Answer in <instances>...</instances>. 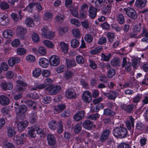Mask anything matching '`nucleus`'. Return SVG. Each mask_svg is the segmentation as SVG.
I'll return each instance as SVG.
<instances>
[{
	"label": "nucleus",
	"mask_w": 148,
	"mask_h": 148,
	"mask_svg": "<svg viewBox=\"0 0 148 148\" xmlns=\"http://www.w3.org/2000/svg\"><path fill=\"white\" fill-rule=\"evenodd\" d=\"M43 43L45 46L49 48H52L54 46V45L53 43L49 40H44L43 41Z\"/></svg>",
	"instance_id": "nucleus-54"
},
{
	"label": "nucleus",
	"mask_w": 148,
	"mask_h": 148,
	"mask_svg": "<svg viewBox=\"0 0 148 148\" xmlns=\"http://www.w3.org/2000/svg\"><path fill=\"white\" fill-rule=\"evenodd\" d=\"M26 59L28 62H34L36 60L35 57L31 55L27 56L26 57Z\"/></svg>",
	"instance_id": "nucleus-60"
},
{
	"label": "nucleus",
	"mask_w": 148,
	"mask_h": 148,
	"mask_svg": "<svg viewBox=\"0 0 148 148\" xmlns=\"http://www.w3.org/2000/svg\"><path fill=\"white\" fill-rule=\"evenodd\" d=\"M111 8L109 7H107V6H104L101 9V11L102 14L106 15L109 14L110 13Z\"/></svg>",
	"instance_id": "nucleus-36"
},
{
	"label": "nucleus",
	"mask_w": 148,
	"mask_h": 148,
	"mask_svg": "<svg viewBox=\"0 0 148 148\" xmlns=\"http://www.w3.org/2000/svg\"><path fill=\"white\" fill-rule=\"evenodd\" d=\"M130 26L128 24H125L123 27V29L124 31V35H125L126 37H128L127 36V33L129 31Z\"/></svg>",
	"instance_id": "nucleus-52"
},
{
	"label": "nucleus",
	"mask_w": 148,
	"mask_h": 148,
	"mask_svg": "<svg viewBox=\"0 0 148 148\" xmlns=\"http://www.w3.org/2000/svg\"><path fill=\"white\" fill-rule=\"evenodd\" d=\"M60 45L62 48V51L65 53H67L68 50L67 45L64 42H62L60 43Z\"/></svg>",
	"instance_id": "nucleus-35"
},
{
	"label": "nucleus",
	"mask_w": 148,
	"mask_h": 148,
	"mask_svg": "<svg viewBox=\"0 0 148 148\" xmlns=\"http://www.w3.org/2000/svg\"><path fill=\"white\" fill-rule=\"evenodd\" d=\"M142 95L138 94L135 96L133 99V102L134 103H137L140 102L142 98Z\"/></svg>",
	"instance_id": "nucleus-41"
},
{
	"label": "nucleus",
	"mask_w": 148,
	"mask_h": 148,
	"mask_svg": "<svg viewBox=\"0 0 148 148\" xmlns=\"http://www.w3.org/2000/svg\"><path fill=\"white\" fill-rule=\"evenodd\" d=\"M9 99L7 97L2 95L0 96V103L2 105L5 106L9 103Z\"/></svg>",
	"instance_id": "nucleus-26"
},
{
	"label": "nucleus",
	"mask_w": 148,
	"mask_h": 148,
	"mask_svg": "<svg viewBox=\"0 0 148 148\" xmlns=\"http://www.w3.org/2000/svg\"><path fill=\"white\" fill-rule=\"evenodd\" d=\"M122 67L124 68L125 70L127 72H130L132 70V64L130 62H127V58L123 57V59Z\"/></svg>",
	"instance_id": "nucleus-5"
},
{
	"label": "nucleus",
	"mask_w": 148,
	"mask_h": 148,
	"mask_svg": "<svg viewBox=\"0 0 148 148\" xmlns=\"http://www.w3.org/2000/svg\"><path fill=\"white\" fill-rule=\"evenodd\" d=\"M64 18V15L61 14H59L56 16V21L60 22V23H62Z\"/></svg>",
	"instance_id": "nucleus-58"
},
{
	"label": "nucleus",
	"mask_w": 148,
	"mask_h": 148,
	"mask_svg": "<svg viewBox=\"0 0 148 148\" xmlns=\"http://www.w3.org/2000/svg\"><path fill=\"white\" fill-rule=\"evenodd\" d=\"M10 21L9 19L3 13H0V24L2 25H7Z\"/></svg>",
	"instance_id": "nucleus-9"
},
{
	"label": "nucleus",
	"mask_w": 148,
	"mask_h": 148,
	"mask_svg": "<svg viewBox=\"0 0 148 148\" xmlns=\"http://www.w3.org/2000/svg\"><path fill=\"white\" fill-rule=\"evenodd\" d=\"M25 23L29 27H32L34 25V21L32 19L30 18H27L25 21Z\"/></svg>",
	"instance_id": "nucleus-53"
},
{
	"label": "nucleus",
	"mask_w": 148,
	"mask_h": 148,
	"mask_svg": "<svg viewBox=\"0 0 148 148\" xmlns=\"http://www.w3.org/2000/svg\"><path fill=\"white\" fill-rule=\"evenodd\" d=\"M76 59L77 62L78 64H82L84 63V59L83 57L79 55L77 56Z\"/></svg>",
	"instance_id": "nucleus-57"
},
{
	"label": "nucleus",
	"mask_w": 148,
	"mask_h": 148,
	"mask_svg": "<svg viewBox=\"0 0 148 148\" xmlns=\"http://www.w3.org/2000/svg\"><path fill=\"white\" fill-rule=\"evenodd\" d=\"M47 140L48 145L50 146L55 145L56 143V139L52 134H48L47 136Z\"/></svg>",
	"instance_id": "nucleus-15"
},
{
	"label": "nucleus",
	"mask_w": 148,
	"mask_h": 148,
	"mask_svg": "<svg viewBox=\"0 0 148 148\" xmlns=\"http://www.w3.org/2000/svg\"><path fill=\"white\" fill-rule=\"evenodd\" d=\"M27 32L26 29L21 26H19L17 29V33L18 36L21 39L24 38V35Z\"/></svg>",
	"instance_id": "nucleus-13"
},
{
	"label": "nucleus",
	"mask_w": 148,
	"mask_h": 148,
	"mask_svg": "<svg viewBox=\"0 0 148 148\" xmlns=\"http://www.w3.org/2000/svg\"><path fill=\"white\" fill-rule=\"evenodd\" d=\"M35 131V130L32 129V126L31 127V130H28V135L32 138L35 137H36Z\"/></svg>",
	"instance_id": "nucleus-51"
},
{
	"label": "nucleus",
	"mask_w": 148,
	"mask_h": 148,
	"mask_svg": "<svg viewBox=\"0 0 148 148\" xmlns=\"http://www.w3.org/2000/svg\"><path fill=\"white\" fill-rule=\"evenodd\" d=\"M57 127V132L58 134H61L63 132L64 129L63 128V126L62 124V122L59 123Z\"/></svg>",
	"instance_id": "nucleus-56"
},
{
	"label": "nucleus",
	"mask_w": 148,
	"mask_h": 148,
	"mask_svg": "<svg viewBox=\"0 0 148 148\" xmlns=\"http://www.w3.org/2000/svg\"><path fill=\"white\" fill-rule=\"evenodd\" d=\"M110 133L109 129H106L103 130L100 137V140L102 142H104L108 138Z\"/></svg>",
	"instance_id": "nucleus-8"
},
{
	"label": "nucleus",
	"mask_w": 148,
	"mask_h": 148,
	"mask_svg": "<svg viewBox=\"0 0 148 148\" xmlns=\"http://www.w3.org/2000/svg\"><path fill=\"white\" fill-rule=\"evenodd\" d=\"M134 107V105L133 104L128 105L123 104L121 106V108L123 109L125 111L129 113H131L133 112Z\"/></svg>",
	"instance_id": "nucleus-14"
},
{
	"label": "nucleus",
	"mask_w": 148,
	"mask_h": 148,
	"mask_svg": "<svg viewBox=\"0 0 148 148\" xmlns=\"http://www.w3.org/2000/svg\"><path fill=\"white\" fill-rule=\"evenodd\" d=\"M71 23L73 25H74L78 27L80 26L81 24L79 21L77 19L75 18H72L71 20Z\"/></svg>",
	"instance_id": "nucleus-64"
},
{
	"label": "nucleus",
	"mask_w": 148,
	"mask_h": 148,
	"mask_svg": "<svg viewBox=\"0 0 148 148\" xmlns=\"http://www.w3.org/2000/svg\"><path fill=\"white\" fill-rule=\"evenodd\" d=\"M93 39V37L90 34H87L85 36V39L88 43L91 42L92 41Z\"/></svg>",
	"instance_id": "nucleus-63"
},
{
	"label": "nucleus",
	"mask_w": 148,
	"mask_h": 148,
	"mask_svg": "<svg viewBox=\"0 0 148 148\" xmlns=\"http://www.w3.org/2000/svg\"><path fill=\"white\" fill-rule=\"evenodd\" d=\"M66 108V106L64 104H60L55 106L54 108V112L57 114Z\"/></svg>",
	"instance_id": "nucleus-19"
},
{
	"label": "nucleus",
	"mask_w": 148,
	"mask_h": 148,
	"mask_svg": "<svg viewBox=\"0 0 148 148\" xmlns=\"http://www.w3.org/2000/svg\"><path fill=\"white\" fill-rule=\"evenodd\" d=\"M53 18V15L51 13L48 12H45L44 14V19L45 20H51Z\"/></svg>",
	"instance_id": "nucleus-45"
},
{
	"label": "nucleus",
	"mask_w": 148,
	"mask_h": 148,
	"mask_svg": "<svg viewBox=\"0 0 148 148\" xmlns=\"http://www.w3.org/2000/svg\"><path fill=\"white\" fill-rule=\"evenodd\" d=\"M97 9L93 7H89V16L91 19H94L97 16Z\"/></svg>",
	"instance_id": "nucleus-21"
},
{
	"label": "nucleus",
	"mask_w": 148,
	"mask_h": 148,
	"mask_svg": "<svg viewBox=\"0 0 148 148\" xmlns=\"http://www.w3.org/2000/svg\"><path fill=\"white\" fill-rule=\"evenodd\" d=\"M41 73V70L40 69L38 68H35L33 71V76L35 77H38Z\"/></svg>",
	"instance_id": "nucleus-39"
},
{
	"label": "nucleus",
	"mask_w": 148,
	"mask_h": 148,
	"mask_svg": "<svg viewBox=\"0 0 148 148\" xmlns=\"http://www.w3.org/2000/svg\"><path fill=\"white\" fill-rule=\"evenodd\" d=\"M99 117V115L98 113L90 114L87 117V119L92 120H96Z\"/></svg>",
	"instance_id": "nucleus-50"
},
{
	"label": "nucleus",
	"mask_w": 148,
	"mask_h": 148,
	"mask_svg": "<svg viewBox=\"0 0 148 148\" xmlns=\"http://www.w3.org/2000/svg\"><path fill=\"white\" fill-rule=\"evenodd\" d=\"M30 121L31 123H34L37 122L38 117L36 112H33L30 114Z\"/></svg>",
	"instance_id": "nucleus-33"
},
{
	"label": "nucleus",
	"mask_w": 148,
	"mask_h": 148,
	"mask_svg": "<svg viewBox=\"0 0 148 148\" xmlns=\"http://www.w3.org/2000/svg\"><path fill=\"white\" fill-rule=\"evenodd\" d=\"M103 48L101 46H99L95 47L93 50L90 51V53L91 54H96L99 53L102 50Z\"/></svg>",
	"instance_id": "nucleus-37"
},
{
	"label": "nucleus",
	"mask_w": 148,
	"mask_h": 148,
	"mask_svg": "<svg viewBox=\"0 0 148 148\" xmlns=\"http://www.w3.org/2000/svg\"><path fill=\"white\" fill-rule=\"evenodd\" d=\"M146 3L147 0H136L135 4L137 7L142 8L145 7Z\"/></svg>",
	"instance_id": "nucleus-31"
},
{
	"label": "nucleus",
	"mask_w": 148,
	"mask_h": 148,
	"mask_svg": "<svg viewBox=\"0 0 148 148\" xmlns=\"http://www.w3.org/2000/svg\"><path fill=\"white\" fill-rule=\"evenodd\" d=\"M49 128L51 130H55L58 126V125L56 121L52 120L50 121L48 124Z\"/></svg>",
	"instance_id": "nucleus-32"
},
{
	"label": "nucleus",
	"mask_w": 148,
	"mask_h": 148,
	"mask_svg": "<svg viewBox=\"0 0 148 148\" xmlns=\"http://www.w3.org/2000/svg\"><path fill=\"white\" fill-rule=\"evenodd\" d=\"M13 32L10 30L8 29L5 31L3 34V36L7 38H11L14 35Z\"/></svg>",
	"instance_id": "nucleus-27"
},
{
	"label": "nucleus",
	"mask_w": 148,
	"mask_h": 148,
	"mask_svg": "<svg viewBox=\"0 0 148 148\" xmlns=\"http://www.w3.org/2000/svg\"><path fill=\"white\" fill-rule=\"evenodd\" d=\"M143 29L141 33L142 36H145L146 37H148V31H147V28L145 25H143L142 27Z\"/></svg>",
	"instance_id": "nucleus-59"
},
{
	"label": "nucleus",
	"mask_w": 148,
	"mask_h": 148,
	"mask_svg": "<svg viewBox=\"0 0 148 148\" xmlns=\"http://www.w3.org/2000/svg\"><path fill=\"white\" fill-rule=\"evenodd\" d=\"M49 61L50 64L53 66H57L60 62L58 57L55 55L52 56L50 57Z\"/></svg>",
	"instance_id": "nucleus-10"
},
{
	"label": "nucleus",
	"mask_w": 148,
	"mask_h": 148,
	"mask_svg": "<svg viewBox=\"0 0 148 148\" xmlns=\"http://www.w3.org/2000/svg\"><path fill=\"white\" fill-rule=\"evenodd\" d=\"M107 42V39L104 36H102L99 38L98 41V43L100 45H102L106 43Z\"/></svg>",
	"instance_id": "nucleus-61"
},
{
	"label": "nucleus",
	"mask_w": 148,
	"mask_h": 148,
	"mask_svg": "<svg viewBox=\"0 0 148 148\" xmlns=\"http://www.w3.org/2000/svg\"><path fill=\"white\" fill-rule=\"evenodd\" d=\"M117 21L118 23L122 24L125 21L124 16L122 14H119L117 17Z\"/></svg>",
	"instance_id": "nucleus-43"
},
{
	"label": "nucleus",
	"mask_w": 148,
	"mask_h": 148,
	"mask_svg": "<svg viewBox=\"0 0 148 148\" xmlns=\"http://www.w3.org/2000/svg\"><path fill=\"white\" fill-rule=\"evenodd\" d=\"M1 8L3 10H5L9 8V4L6 2H1L0 4Z\"/></svg>",
	"instance_id": "nucleus-48"
},
{
	"label": "nucleus",
	"mask_w": 148,
	"mask_h": 148,
	"mask_svg": "<svg viewBox=\"0 0 148 148\" xmlns=\"http://www.w3.org/2000/svg\"><path fill=\"white\" fill-rule=\"evenodd\" d=\"M112 93L114 94H112L110 92H103V95L107 97L109 99L114 100H115L116 97L119 95V93L117 92L114 91L112 92Z\"/></svg>",
	"instance_id": "nucleus-18"
},
{
	"label": "nucleus",
	"mask_w": 148,
	"mask_h": 148,
	"mask_svg": "<svg viewBox=\"0 0 148 148\" xmlns=\"http://www.w3.org/2000/svg\"><path fill=\"white\" fill-rule=\"evenodd\" d=\"M130 121H126L125 123L126 127L128 130L131 129V127H134V119L132 116L130 117Z\"/></svg>",
	"instance_id": "nucleus-29"
},
{
	"label": "nucleus",
	"mask_w": 148,
	"mask_h": 148,
	"mask_svg": "<svg viewBox=\"0 0 148 148\" xmlns=\"http://www.w3.org/2000/svg\"><path fill=\"white\" fill-rule=\"evenodd\" d=\"M42 31V35L43 37L49 39L52 38L54 36V33L52 32H50L47 28H43L41 29Z\"/></svg>",
	"instance_id": "nucleus-6"
},
{
	"label": "nucleus",
	"mask_w": 148,
	"mask_h": 148,
	"mask_svg": "<svg viewBox=\"0 0 148 148\" xmlns=\"http://www.w3.org/2000/svg\"><path fill=\"white\" fill-rule=\"evenodd\" d=\"M115 70L113 69H110L108 71L107 75L109 78H112L115 75Z\"/></svg>",
	"instance_id": "nucleus-49"
},
{
	"label": "nucleus",
	"mask_w": 148,
	"mask_h": 148,
	"mask_svg": "<svg viewBox=\"0 0 148 148\" xmlns=\"http://www.w3.org/2000/svg\"><path fill=\"white\" fill-rule=\"evenodd\" d=\"M93 123L91 121L87 120L84 121L82 123L83 127L86 129L90 130L93 126Z\"/></svg>",
	"instance_id": "nucleus-24"
},
{
	"label": "nucleus",
	"mask_w": 148,
	"mask_h": 148,
	"mask_svg": "<svg viewBox=\"0 0 148 148\" xmlns=\"http://www.w3.org/2000/svg\"><path fill=\"white\" fill-rule=\"evenodd\" d=\"M66 96L68 99L75 98L76 94L74 89L73 88L68 89L66 92Z\"/></svg>",
	"instance_id": "nucleus-17"
},
{
	"label": "nucleus",
	"mask_w": 148,
	"mask_h": 148,
	"mask_svg": "<svg viewBox=\"0 0 148 148\" xmlns=\"http://www.w3.org/2000/svg\"><path fill=\"white\" fill-rule=\"evenodd\" d=\"M112 66H119L120 65V60L118 57H115L111 61Z\"/></svg>",
	"instance_id": "nucleus-30"
},
{
	"label": "nucleus",
	"mask_w": 148,
	"mask_h": 148,
	"mask_svg": "<svg viewBox=\"0 0 148 148\" xmlns=\"http://www.w3.org/2000/svg\"><path fill=\"white\" fill-rule=\"evenodd\" d=\"M13 87V84L11 82H3L1 85V88L5 91L7 90H11L12 88Z\"/></svg>",
	"instance_id": "nucleus-22"
},
{
	"label": "nucleus",
	"mask_w": 148,
	"mask_h": 148,
	"mask_svg": "<svg viewBox=\"0 0 148 148\" xmlns=\"http://www.w3.org/2000/svg\"><path fill=\"white\" fill-rule=\"evenodd\" d=\"M60 86L58 85L54 86L53 85H50L46 88L45 90H48V92L51 95H54L56 94L60 90Z\"/></svg>",
	"instance_id": "nucleus-4"
},
{
	"label": "nucleus",
	"mask_w": 148,
	"mask_h": 148,
	"mask_svg": "<svg viewBox=\"0 0 148 148\" xmlns=\"http://www.w3.org/2000/svg\"><path fill=\"white\" fill-rule=\"evenodd\" d=\"M79 41L76 39H73L71 41V46L73 48H77L79 46Z\"/></svg>",
	"instance_id": "nucleus-46"
},
{
	"label": "nucleus",
	"mask_w": 148,
	"mask_h": 148,
	"mask_svg": "<svg viewBox=\"0 0 148 148\" xmlns=\"http://www.w3.org/2000/svg\"><path fill=\"white\" fill-rule=\"evenodd\" d=\"M32 129L35 130L36 132V133L38 134H41L40 137H44L45 133L43 131V129L40 128L38 125H35L32 126Z\"/></svg>",
	"instance_id": "nucleus-20"
},
{
	"label": "nucleus",
	"mask_w": 148,
	"mask_h": 148,
	"mask_svg": "<svg viewBox=\"0 0 148 148\" xmlns=\"http://www.w3.org/2000/svg\"><path fill=\"white\" fill-rule=\"evenodd\" d=\"M7 132L8 136L10 138L12 137L16 134L14 128L10 127L7 128Z\"/></svg>",
	"instance_id": "nucleus-25"
},
{
	"label": "nucleus",
	"mask_w": 148,
	"mask_h": 148,
	"mask_svg": "<svg viewBox=\"0 0 148 148\" xmlns=\"http://www.w3.org/2000/svg\"><path fill=\"white\" fill-rule=\"evenodd\" d=\"M20 62V59L18 57H12L8 61L9 65L11 66H14L16 64H18Z\"/></svg>",
	"instance_id": "nucleus-16"
},
{
	"label": "nucleus",
	"mask_w": 148,
	"mask_h": 148,
	"mask_svg": "<svg viewBox=\"0 0 148 148\" xmlns=\"http://www.w3.org/2000/svg\"><path fill=\"white\" fill-rule=\"evenodd\" d=\"M72 33L73 36L76 38H79L81 36V35L78 29L75 28L72 29Z\"/></svg>",
	"instance_id": "nucleus-40"
},
{
	"label": "nucleus",
	"mask_w": 148,
	"mask_h": 148,
	"mask_svg": "<svg viewBox=\"0 0 148 148\" xmlns=\"http://www.w3.org/2000/svg\"><path fill=\"white\" fill-rule=\"evenodd\" d=\"M118 148H130V147L128 144L125 142H122L119 144Z\"/></svg>",
	"instance_id": "nucleus-62"
},
{
	"label": "nucleus",
	"mask_w": 148,
	"mask_h": 148,
	"mask_svg": "<svg viewBox=\"0 0 148 148\" xmlns=\"http://www.w3.org/2000/svg\"><path fill=\"white\" fill-rule=\"evenodd\" d=\"M33 41L35 42H38L40 41V38L38 35L36 33H34L32 35Z\"/></svg>",
	"instance_id": "nucleus-47"
},
{
	"label": "nucleus",
	"mask_w": 148,
	"mask_h": 148,
	"mask_svg": "<svg viewBox=\"0 0 148 148\" xmlns=\"http://www.w3.org/2000/svg\"><path fill=\"white\" fill-rule=\"evenodd\" d=\"M28 122L26 121H20L17 124L18 130L20 132H22L27 126Z\"/></svg>",
	"instance_id": "nucleus-12"
},
{
	"label": "nucleus",
	"mask_w": 148,
	"mask_h": 148,
	"mask_svg": "<svg viewBox=\"0 0 148 148\" xmlns=\"http://www.w3.org/2000/svg\"><path fill=\"white\" fill-rule=\"evenodd\" d=\"M26 52V50L23 47H18L16 49V53L19 55L23 56Z\"/></svg>",
	"instance_id": "nucleus-42"
},
{
	"label": "nucleus",
	"mask_w": 148,
	"mask_h": 148,
	"mask_svg": "<svg viewBox=\"0 0 148 148\" xmlns=\"http://www.w3.org/2000/svg\"><path fill=\"white\" fill-rule=\"evenodd\" d=\"M114 136L117 138H123L126 136L127 132V129L121 126L116 127L113 131Z\"/></svg>",
	"instance_id": "nucleus-1"
},
{
	"label": "nucleus",
	"mask_w": 148,
	"mask_h": 148,
	"mask_svg": "<svg viewBox=\"0 0 148 148\" xmlns=\"http://www.w3.org/2000/svg\"><path fill=\"white\" fill-rule=\"evenodd\" d=\"M42 101L45 104L50 103L51 101V97L48 96H46L43 97Z\"/></svg>",
	"instance_id": "nucleus-55"
},
{
	"label": "nucleus",
	"mask_w": 148,
	"mask_h": 148,
	"mask_svg": "<svg viewBox=\"0 0 148 148\" xmlns=\"http://www.w3.org/2000/svg\"><path fill=\"white\" fill-rule=\"evenodd\" d=\"M16 112L17 114L22 119L25 118V113L27 110V107L25 105H22L19 107H15Z\"/></svg>",
	"instance_id": "nucleus-2"
},
{
	"label": "nucleus",
	"mask_w": 148,
	"mask_h": 148,
	"mask_svg": "<svg viewBox=\"0 0 148 148\" xmlns=\"http://www.w3.org/2000/svg\"><path fill=\"white\" fill-rule=\"evenodd\" d=\"M85 113V111L83 110L78 112L73 116L74 120L77 121H80L84 117Z\"/></svg>",
	"instance_id": "nucleus-11"
},
{
	"label": "nucleus",
	"mask_w": 148,
	"mask_h": 148,
	"mask_svg": "<svg viewBox=\"0 0 148 148\" xmlns=\"http://www.w3.org/2000/svg\"><path fill=\"white\" fill-rule=\"evenodd\" d=\"M49 61L46 58H41L39 61L40 65L43 68H46L48 66Z\"/></svg>",
	"instance_id": "nucleus-28"
},
{
	"label": "nucleus",
	"mask_w": 148,
	"mask_h": 148,
	"mask_svg": "<svg viewBox=\"0 0 148 148\" xmlns=\"http://www.w3.org/2000/svg\"><path fill=\"white\" fill-rule=\"evenodd\" d=\"M136 129L139 131H143L145 130V125L141 122L136 123Z\"/></svg>",
	"instance_id": "nucleus-34"
},
{
	"label": "nucleus",
	"mask_w": 148,
	"mask_h": 148,
	"mask_svg": "<svg viewBox=\"0 0 148 148\" xmlns=\"http://www.w3.org/2000/svg\"><path fill=\"white\" fill-rule=\"evenodd\" d=\"M103 113L106 115L110 116H113L115 114L114 111L108 109H104Z\"/></svg>",
	"instance_id": "nucleus-38"
},
{
	"label": "nucleus",
	"mask_w": 148,
	"mask_h": 148,
	"mask_svg": "<svg viewBox=\"0 0 148 148\" xmlns=\"http://www.w3.org/2000/svg\"><path fill=\"white\" fill-rule=\"evenodd\" d=\"M141 25L142 24L140 23L136 25H134L133 27V31L134 32H140L142 28Z\"/></svg>",
	"instance_id": "nucleus-44"
},
{
	"label": "nucleus",
	"mask_w": 148,
	"mask_h": 148,
	"mask_svg": "<svg viewBox=\"0 0 148 148\" xmlns=\"http://www.w3.org/2000/svg\"><path fill=\"white\" fill-rule=\"evenodd\" d=\"M83 101L86 103H89L92 101L91 95L89 91L86 90L84 92L82 95Z\"/></svg>",
	"instance_id": "nucleus-7"
},
{
	"label": "nucleus",
	"mask_w": 148,
	"mask_h": 148,
	"mask_svg": "<svg viewBox=\"0 0 148 148\" xmlns=\"http://www.w3.org/2000/svg\"><path fill=\"white\" fill-rule=\"evenodd\" d=\"M123 10L127 15L132 19L135 20L137 18L138 16L136 11L132 8H124Z\"/></svg>",
	"instance_id": "nucleus-3"
},
{
	"label": "nucleus",
	"mask_w": 148,
	"mask_h": 148,
	"mask_svg": "<svg viewBox=\"0 0 148 148\" xmlns=\"http://www.w3.org/2000/svg\"><path fill=\"white\" fill-rule=\"evenodd\" d=\"M66 64L67 69L75 66L76 65V63L75 60L73 59L66 58Z\"/></svg>",
	"instance_id": "nucleus-23"
}]
</instances>
